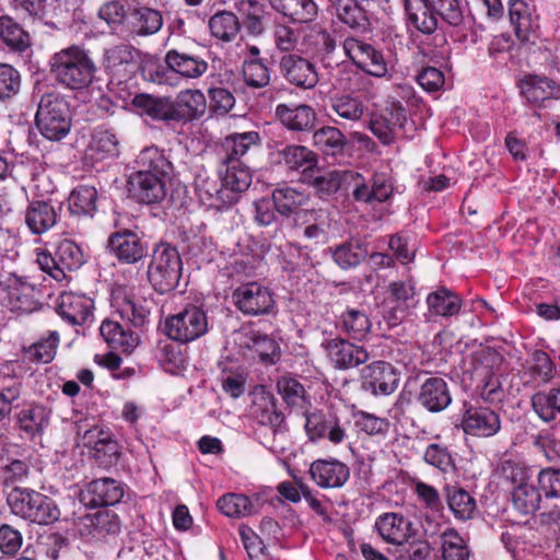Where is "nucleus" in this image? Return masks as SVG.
<instances>
[{
	"instance_id": "nucleus-46",
	"label": "nucleus",
	"mask_w": 560,
	"mask_h": 560,
	"mask_svg": "<svg viewBox=\"0 0 560 560\" xmlns=\"http://www.w3.org/2000/svg\"><path fill=\"white\" fill-rule=\"evenodd\" d=\"M97 191L90 185H80L69 196V210L78 215H93L96 211Z\"/></svg>"
},
{
	"instance_id": "nucleus-51",
	"label": "nucleus",
	"mask_w": 560,
	"mask_h": 560,
	"mask_svg": "<svg viewBox=\"0 0 560 560\" xmlns=\"http://www.w3.org/2000/svg\"><path fill=\"white\" fill-rule=\"evenodd\" d=\"M541 495L539 490L532 483H524L514 487L512 502L521 514H532L539 509Z\"/></svg>"
},
{
	"instance_id": "nucleus-38",
	"label": "nucleus",
	"mask_w": 560,
	"mask_h": 560,
	"mask_svg": "<svg viewBox=\"0 0 560 560\" xmlns=\"http://www.w3.org/2000/svg\"><path fill=\"white\" fill-rule=\"evenodd\" d=\"M116 313L132 324L135 327H142L149 322L150 311L140 300L129 295L116 294L113 300Z\"/></svg>"
},
{
	"instance_id": "nucleus-33",
	"label": "nucleus",
	"mask_w": 560,
	"mask_h": 560,
	"mask_svg": "<svg viewBox=\"0 0 560 560\" xmlns=\"http://www.w3.org/2000/svg\"><path fill=\"white\" fill-rule=\"evenodd\" d=\"M25 223L33 234H43L56 225V209L46 201H32L25 210Z\"/></svg>"
},
{
	"instance_id": "nucleus-35",
	"label": "nucleus",
	"mask_w": 560,
	"mask_h": 560,
	"mask_svg": "<svg viewBox=\"0 0 560 560\" xmlns=\"http://www.w3.org/2000/svg\"><path fill=\"white\" fill-rule=\"evenodd\" d=\"M260 137L256 131L233 133L225 137L221 145V163L240 161L252 147L258 145Z\"/></svg>"
},
{
	"instance_id": "nucleus-58",
	"label": "nucleus",
	"mask_w": 560,
	"mask_h": 560,
	"mask_svg": "<svg viewBox=\"0 0 560 560\" xmlns=\"http://www.w3.org/2000/svg\"><path fill=\"white\" fill-rule=\"evenodd\" d=\"M366 256V250L358 243H343L332 252L335 262L342 269L358 266Z\"/></svg>"
},
{
	"instance_id": "nucleus-3",
	"label": "nucleus",
	"mask_w": 560,
	"mask_h": 560,
	"mask_svg": "<svg viewBox=\"0 0 560 560\" xmlns=\"http://www.w3.org/2000/svg\"><path fill=\"white\" fill-rule=\"evenodd\" d=\"M7 503L12 514L30 523L48 525L60 516V511L51 498L31 488L11 489Z\"/></svg>"
},
{
	"instance_id": "nucleus-64",
	"label": "nucleus",
	"mask_w": 560,
	"mask_h": 560,
	"mask_svg": "<svg viewBox=\"0 0 560 560\" xmlns=\"http://www.w3.org/2000/svg\"><path fill=\"white\" fill-rule=\"evenodd\" d=\"M423 459L427 464L447 472L454 469V460L446 446L433 443L424 452Z\"/></svg>"
},
{
	"instance_id": "nucleus-31",
	"label": "nucleus",
	"mask_w": 560,
	"mask_h": 560,
	"mask_svg": "<svg viewBox=\"0 0 560 560\" xmlns=\"http://www.w3.org/2000/svg\"><path fill=\"white\" fill-rule=\"evenodd\" d=\"M509 15L517 38L522 42L528 40L530 34L538 27L530 7L523 0H510Z\"/></svg>"
},
{
	"instance_id": "nucleus-8",
	"label": "nucleus",
	"mask_w": 560,
	"mask_h": 560,
	"mask_svg": "<svg viewBox=\"0 0 560 560\" xmlns=\"http://www.w3.org/2000/svg\"><path fill=\"white\" fill-rule=\"evenodd\" d=\"M234 306L246 316H260L270 313L276 301L271 290L258 281L240 284L232 292Z\"/></svg>"
},
{
	"instance_id": "nucleus-11",
	"label": "nucleus",
	"mask_w": 560,
	"mask_h": 560,
	"mask_svg": "<svg viewBox=\"0 0 560 560\" xmlns=\"http://www.w3.org/2000/svg\"><path fill=\"white\" fill-rule=\"evenodd\" d=\"M329 229V215L322 209L300 210L293 217L295 235L307 242L314 244L327 242Z\"/></svg>"
},
{
	"instance_id": "nucleus-53",
	"label": "nucleus",
	"mask_w": 560,
	"mask_h": 560,
	"mask_svg": "<svg viewBox=\"0 0 560 560\" xmlns=\"http://www.w3.org/2000/svg\"><path fill=\"white\" fill-rule=\"evenodd\" d=\"M389 293L392 302L395 303L390 319L398 320L405 316L407 308L411 305L415 295L413 287L402 281L393 282L389 284Z\"/></svg>"
},
{
	"instance_id": "nucleus-6",
	"label": "nucleus",
	"mask_w": 560,
	"mask_h": 560,
	"mask_svg": "<svg viewBox=\"0 0 560 560\" xmlns=\"http://www.w3.org/2000/svg\"><path fill=\"white\" fill-rule=\"evenodd\" d=\"M206 311L198 305L188 304L178 313L165 319L166 335L180 343H188L205 336L209 330Z\"/></svg>"
},
{
	"instance_id": "nucleus-9",
	"label": "nucleus",
	"mask_w": 560,
	"mask_h": 560,
	"mask_svg": "<svg viewBox=\"0 0 560 560\" xmlns=\"http://www.w3.org/2000/svg\"><path fill=\"white\" fill-rule=\"evenodd\" d=\"M348 422L341 421L335 413L316 411L306 415L305 431L312 442L327 440L334 445H339L348 439Z\"/></svg>"
},
{
	"instance_id": "nucleus-34",
	"label": "nucleus",
	"mask_w": 560,
	"mask_h": 560,
	"mask_svg": "<svg viewBox=\"0 0 560 560\" xmlns=\"http://www.w3.org/2000/svg\"><path fill=\"white\" fill-rule=\"evenodd\" d=\"M100 332L109 347L125 353H130L139 343L138 335L112 319L102 323Z\"/></svg>"
},
{
	"instance_id": "nucleus-5",
	"label": "nucleus",
	"mask_w": 560,
	"mask_h": 560,
	"mask_svg": "<svg viewBox=\"0 0 560 560\" xmlns=\"http://www.w3.org/2000/svg\"><path fill=\"white\" fill-rule=\"evenodd\" d=\"M182 276V259L175 247L161 244L155 247L148 268V279L161 294L173 291Z\"/></svg>"
},
{
	"instance_id": "nucleus-27",
	"label": "nucleus",
	"mask_w": 560,
	"mask_h": 560,
	"mask_svg": "<svg viewBox=\"0 0 560 560\" xmlns=\"http://www.w3.org/2000/svg\"><path fill=\"white\" fill-rule=\"evenodd\" d=\"M206 97L199 90L182 91L173 102V117L177 121L198 119L206 113Z\"/></svg>"
},
{
	"instance_id": "nucleus-42",
	"label": "nucleus",
	"mask_w": 560,
	"mask_h": 560,
	"mask_svg": "<svg viewBox=\"0 0 560 560\" xmlns=\"http://www.w3.org/2000/svg\"><path fill=\"white\" fill-rule=\"evenodd\" d=\"M429 312L436 316H453L460 310V299L452 291L441 288L427 298Z\"/></svg>"
},
{
	"instance_id": "nucleus-39",
	"label": "nucleus",
	"mask_w": 560,
	"mask_h": 560,
	"mask_svg": "<svg viewBox=\"0 0 560 560\" xmlns=\"http://www.w3.org/2000/svg\"><path fill=\"white\" fill-rule=\"evenodd\" d=\"M218 509L229 517H247L258 512V502L241 493H226L217 501Z\"/></svg>"
},
{
	"instance_id": "nucleus-10",
	"label": "nucleus",
	"mask_w": 560,
	"mask_h": 560,
	"mask_svg": "<svg viewBox=\"0 0 560 560\" xmlns=\"http://www.w3.org/2000/svg\"><path fill=\"white\" fill-rule=\"evenodd\" d=\"M78 530L85 539L103 540L116 537L121 530V521L112 510H98L82 516Z\"/></svg>"
},
{
	"instance_id": "nucleus-15",
	"label": "nucleus",
	"mask_w": 560,
	"mask_h": 560,
	"mask_svg": "<svg viewBox=\"0 0 560 560\" xmlns=\"http://www.w3.org/2000/svg\"><path fill=\"white\" fill-rule=\"evenodd\" d=\"M108 246L113 255L124 264H137L148 253L147 242L130 230L113 233L109 236Z\"/></svg>"
},
{
	"instance_id": "nucleus-24",
	"label": "nucleus",
	"mask_w": 560,
	"mask_h": 560,
	"mask_svg": "<svg viewBox=\"0 0 560 560\" xmlns=\"http://www.w3.org/2000/svg\"><path fill=\"white\" fill-rule=\"evenodd\" d=\"M276 115L283 126L294 131L311 130L316 122V113L305 104H279Z\"/></svg>"
},
{
	"instance_id": "nucleus-47",
	"label": "nucleus",
	"mask_w": 560,
	"mask_h": 560,
	"mask_svg": "<svg viewBox=\"0 0 560 560\" xmlns=\"http://www.w3.org/2000/svg\"><path fill=\"white\" fill-rule=\"evenodd\" d=\"M272 198L276 210L282 215L294 214L300 206L307 201V195L290 186H282L273 190Z\"/></svg>"
},
{
	"instance_id": "nucleus-48",
	"label": "nucleus",
	"mask_w": 560,
	"mask_h": 560,
	"mask_svg": "<svg viewBox=\"0 0 560 560\" xmlns=\"http://www.w3.org/2000/svg\"><path fill=\"white\" fill-rule=\"evenodd\" d=\"M88 151L95 161L114 158L118 154V140L108 130H96L92 135Z\"/></svg>"
},
{
	"instance_id": "nucleus-49",
	"label": "nucleus",
	"mask_w": 560,
	"mask_h": 560,
	"mask_svg": "<svg viewBox=\"0 0 560 560\" xmlns=\"http://www.w3.org/2000/svg\"><path fill=\"white\" fill-rule=\"evenodd\" d=\"M36 290L28 283L11 285L8 298L11 311L16 313H32L38 306L35 299Z\"/></svg>"
},
{
	"instance_id": "nucleus-13",
	"label": "nucleus",
	"mask_w": 560,
	"mask_h": 560,
	"mask_svg": "<svg viewBox=\"0 0 560 560\" xmlns=\"http://www.w3.org/2000/svg\"><path fill=\"white\" fill-rule=\"evenodd\" d=\"M346 180H353L352 196L359 202H384L393 194V184L388 175L384 173L375 174L368 185L359 173L347 171Z\"/></svg>"
},
{
	"instance_id": "nucleus-63",
	"label": "nucleus",
	"mask_w": 560,
	"mask_h": 560,
	"mask_svg": "<svg viewBox=\"0 0 560 560\" xmlns=\"http://www.w3.org/2000/svg\"><path fill=\"white\" fill-rule=\"evenodd\" d=\"M18 422L20 429L33 436L43 430L47 422L44 409L40 407L23 409L19 413Z\"/></svg>"
},
{
	"instance_id": "nucleus-37",
	"label": "nucleus",
	"mask_w": 560,
	"mask_h": 560,
	"mask_svg": "<svg viewBox=\"0 0 560 560\" xmlns=\"http://www.w3.org/2000/svg\"><path fill=\"white\" fill-rule=\"evenodd\" d=\"M219 173L222 185L233 196L236 192L245 191L250 186L252 172L241 161L221 163Z\"/></svg>"
},
{
	"instance_id": "nucleus-22",
	"label": "nucleus",
	"mask_w": 560,
	"mask_h": 560,
	"mask_svg": "<svg viewBox=\"0 0 560 560\" xmlns=\"http://www.w3.org/2000/svg\"><path fill=\"white\" fill-rule=\"evenodd\" d=\"M418 402L430 412H440L452 402L447 383L442 377H429L420 386Z\"/></svg>"
},
{
	"instance_id": "nucleus-52",
	"label": "nucleus",
	"mask_w": 560,
	"mask_h": 560,
	"mask_svg": "<svg viewBox=\"0 0 560 560\" xmlns=\"http://www.w3.org/2000/svg\"><path fill=\"white\" fill-rule=\"evenodd\" d=\"M341 328L354 339H363L370 332L372 323L368 315L359 310L349 308L340 317Z\"/></svg>"
},
{
	"instance_id": "nucleus-29",
	"label": "nucleus",
	"mask_w": 560,
	"mask_h": 560,
	"mask_svg": "<svg viewBox=\"0 0 560 560\" xmlns=\"http://www.w3.org/2000/svg\"><path fill=\"white\" fill-rule=\"evenodd\" d=\"M343 51L360 70L369 67H384L386 70L383 55L370 44L349 37L343 42Z\"/></svg>"
},
{
	"instance_id": "nucleus-4",
	"label": "nucleus",
	"mask_w": 560,
	"mask_h": 560,
	"mask_svg": "<svg viewBox=\"0 0 560 560\" xmlns=\"http://www.w3.org/2000/svg\"><path fill=\"white\" fill-rule=\"evenodd\" d=\"M35 122L40 133L49 140L58 141L66 137L71 127L66 100L54 92H45L38 103Z\"/></svg>"
},
{
	"instance_id": "nucleus-25",
	"label": "nucleus",
	"mask_w": 560,
	"mask_h": 560,
	"mask_svg": "<svg viewBox=\"0 0 560 560\" xmlns=\"http://www.w3.org/2000/svg\"><path fill=\"white\" fill-rule=\"evenodd\" d=\"M238 343L242 348L252 351V357H257L262 363L272 364L280 354L277 342L257 330L241 332Z\"/></svg>"
},
{
	"instance_id": "nucleus-32",
	"label": "nucleus",
	"mask_w": 560,
	"mask_h": 560,
	"mask_svg": "<svg viewBox=\"0 0 560 560\" xmlns=\"http://www.w3.org/2000/svg\"><path fill=\"white\" fill-rule=\"evenodd\" d=\"M272 8L293 23H311L318 14L314 0H269Z\"/></svg>"
},
{
	"instance_id": "nucleus-28",
	"label": "nucleus",
	"mask_w": 560,
	"mask_h": 560,
	"mask_svg": "<svg viewBox=\"0 0 560 560\" xmlns=\"http://www.w3.org/2000/svg\"><path fill=\"white\" fill-rule=\"evenodd\" d=\"M234 7L250 36L258 37L265 33L268 12L264 3L257 0H237Z\"/></svg>"
},
{
	"instance_id": "nucleus-19",
	"label": "nucleus",
	"mask_w": 560,
	"mask_h": 560,
	"mask_svg": "<svg viewBox=\"0 0 560 560\" xmlns=\"http://www.w3.org/2000/svg\"><path fill=\"white\" fill-rule=\"evenodd\" d=\"M375 528L388 544L402 545L409 542L415 535L412 523L399 513H384L376 518Z\"/></svg>"
},
{
	"instance_id": "nucleus-62",
	"label": "nucleus",
	"mask_w": 560,
	"mask_h": 560,
	"mask_svg": "<svg viewBox=\"0 0 560 560\" xmlns=\"http://www.w3.org/2000/svg\"><path fill=\"white\" fill-rule=\"evenodd\" d=\"M354 423L368 435H383L388 431L389 422L386 418L377 417L366 411H358L354 415Z\"/></svg>"
},
{
	"instance_id": "nucleus-43",
	"label": "nucleus",
	"mask_w": 560,
	"mask_h": 560,
	"mask_svg": "<svg viewBox=\"0 0 560 560\" xmlns=\"http://www.w3.org/2000/svg\"><path fill=\"white\" fill-rule=\"evenodd\" d=\"M130 18L133 31L140 36L153 35L163 25L161 12L148 7L132 9Z\"/></svg>"
},
{
	"instance_id": "nucleus-14",
	"label": "nucleus",
	"mask_w": 560,
	"mask_h": 560,
	"mask_svg": "<svg viewBox=\"0 0 560 560\" xmlns=\"http://www.w3.org/2000/svg\"><path fill=\"white\" fill-rule=\"evenodd\" d=\"M462 427L465 433L477 438H491L501 430V419L497 411L485 406L466 407Z\"/></svg>"
},
{
	"instance_id": "nucleus-1",
	"label": "nucleus",
	"mask_w": 560,
	"mask_h": 560,
	"mask_svg": "<svg viewBox=\"0 0 560 560\" xmlns=\"http://www.w3.org/2000/svg\"><path fill=\"white\" fill-rule=\"evenodd\" d=\"M136 162L140 168L128 179L131 196L148 205L162 201L173 174L172 163L154 147L143 149Z\"/></svg>"
},
{
	"instance_id": "nucleus-41",
	"label": "nucleus",
	"mask_w": 560,
	"mask_h": 560,
	"mask_svg": "<svg viewBox=\"0 0 560 560\" xmlns=\"http://www.w3.org/2000/svg\"><path fill=\"white\" fill-rule=\"evenodd\" d=\"M208 25L211 35L225 43L234 40L241 30L238 18L230 11L217 12L210 18Z\"/></svg>"
},
{
	"instance_id": "nucleus-54",
	"label": "nucleus",
	"mask_w": 560,
	"mask_h": 560,
	"mask_svg": "<svg viewBox=\"0 0 560 560\" xmlns=\"http://www.w3.org/2000/svg\"><path fill=\"white\" fill-rule=\"evenodd\" d=\"M441 544L443 560H468L467 546L455 529L444 530L441 535Z\"/></svg>"
},
{
	"instance_id": "nucleus-45",
	"label": "nucleus",
	"mask_w": 560,
	"mask_h": 560,
	"mask_svg": "<svg viewBox=\"0 0 560 560\" xmlns=\"http://www.w3.org/2000/svg\"><path fill=\"white\" fill-rule=\"evenodd\" d=\"M132 104L142 109L144 114L159 120H174L173 102L167 98H158L148 94L136 95Z\"/></svg>"
},
{
	"instance_id": "nucleus-18",
	"label": "nucleus",
	"mask_w": 560,
	"mask_h": 560,
	"mask_svg": "<svg viewBox=\"0 0 560 560\" xmlns=\"http://www.w3.org/2000/svg\"><path fill=\"white\" fill-rule=\"evenodd\" d=\"M325 348L329 359L338 369L355 368L365 363L370 358L369 352L362 346H357L340 338L328 340Z\"/></svg>"
},
{
	"instance_id": "nucleus-44",
	"label": "nucleus",
	"mask_w": 560,
	"mask_h": 560,
	"mask_svg": "<svg viewBox=\"0 0 560 560\" xmlns=\"http://www.w3.org/2000/svg\"><path fill=\"white\" fill-rule=\"evenodd\" d=\"M336 16L352 30H369V19L357 0H336L334 3Z\"/></svg>"
},
{
	"instance_id": "nucleus-30",
	"label": "nucleus",
	"mask_w": 560,
	"mask_h": 560,
	"mask_svg": "<svg viewBox=\"0 0 560 560\" xmlns=\"http://www.w3.org/2000/svg\"><path fill=\"white\" fill-rule=\"evenodd\" d=\"M278 155L289 171L303 175L314 172L318 163L317 155L304 145H287L278 151Z\"/></svg>"
},
{
	"instance_id": "nucleus-57",
	"label": "nucleus",
	"mask_w": 560,
	"mask_h": 560,
	"mask_svg": "<svg viewBox=\"0 0 560 560\" xmlns=\"http://www.w3.org/2000/svg\"><path fill=\"white\" fill-rule=\"evenodd\" d=\"M30 477V466L27 463L14 459L0 468V478L2 485L7 488H22Z\"/></svg>"
},
{
	"instance_id": "nucleus-50",
	"label": "nucleus",
	"mask_w": 560,
	"mask_h": 560,
	"mask_svg": "<svg viewBox=\"0 0 560 560\" xmlns=\"http://www.w3.org/2000/svg\"><path fill=\"white\" fill-rule=\"evenodd\" d=\"M313 140L326 155H337L343 151L346 140L342 132L336 127H323L314 132Z\"/></svg>"
},
{
	"instance_id": "nucleus-36",
	"label": "nucleus",
	"mask_w": 560,
	"mask_h": 560,
	"mask_svg": "<svg viewBox=\"0 0 560 560\" xmlns=\"http://www.w3.org/2000/svg\"><path fill=\"white\" fill-rule=\"evenodd\" d=\"M196 190L200 201L210 208H221L235 200V196L226 191L222 182L208 176H199L196 180Z\"/></svg>"
},
{
	"instance_id": "nucleus-61",
	"label": "nucleus",
	"mask_w": 560,
	"mask_h": 560,
	"mask_svg": "<svg viewBox=\"0 0 560 560\" xmlns=\"http://www.w3.org/2000/svg\"><path fill=\"white\" fill-rule=\"evenodd\" d=\"M282 399L291 407L304 406V387L294 378L283 376L277 383Z\"/></svg>"
},
{
	"instance_id": "nucleus-26",
	"label": "nucleus",
	"mask_w": 560,
	"mask_h": 560,
	"mask_svg": "<svg viewBox=\"0 0 560 560\" xmlns=\"http://www.w3.org/2000/svg\"><path fill=\"white\" fill-rule=\"evenodd\" d=\"M521 92L532 104H539L556 97L559 92L557 82L545 74L528 73L521 81Z\"/></svg>"
},
{
	"instance_id": "nucleus-7",
	"label": "nucleus",
	"mask_w": 560,
	"mask_h": 560,
	"mask_svg": "<svg viewBox=\"0 0 560 560\" xmlns=\"http://www.w3.org/2000/svg\"><path fill=\"white\" fill-rule=\"evenodd\" d=\"M81 248L70 240L58 243L55 254L45 250L37 253L36 262L39 268L57 281H62L68 271L77 270L83 265Z\"/></svg>"
},
{
	"instance_id": "nucleus-17",
	"label": "nucleus",
	"mask_w": 560,
	"mask_h": 560,
	"mask_svg": "<svg viewBox=\"0 0 560 560\" xmlns=\"http://www.w3.org/2000/svg\"><path fill=\"white\" fill-rule=\"evenodd\" d=\"M363 385L374 395H390L399 384V376L392 364L376 361L362 371Z\"/></svg>"
},
{
	"instance_id": "nucleus-16",
	"label": "nucleus",
	"mask_w": 560,
	"mask_h": 560,
	"mask_svg": "<svg viewBox=\"0 0 560 560\" xmlns=\"http://www.w3.org/2000/svg\"><path fill=\"white\" fill-rule=\"evenodd\" d=\"M310 475L319 488H341L350 478V469L336 458L316 459L310 466Z\"/></svg>"
},
{
	"instance_id": "nucleus-60",
	"label": "nucleus",
	"mask_w": 560,
	"mask_h": 560,
	"mask_svg": "<svg viewBox=\"0 0 560 560\" xmlns=\"http://www.w3.org/2000/svg\"><path fill=\"white\" fill-rule=\"evenodd\" d=\"M558 389H551L548 393L539 392L532 397V406L538 417L549 422L555 419L558 412Z\"/></svg>"
},
{
	"instance_id": "nucleus-23",
	"label": "nucleus",
	"mask_w": 560,
	"mask_h": 560,
	"mask_svg": "<svg viewBox=\"0 0 560 560\" xmlns=\"http://www.w3.org/2000/svg\"><path fill=\"white\" fill-rule=\"evenodd\" d=\"M88 504L93 506L115 505L125 495L124 485L113 478H100L91 481L85 492Z\"/></svg>"
},
{
	"instance_id": "nucleus-20",
	"label": "nucleus",
	"mask_w": 560,
	"mask_h": 560,
	"mask_svg": "<svg viewBox=\"0 0 560 560\" xmlns=\"http://www.w3.org/2000/svg\"><path fill=\"white\" fill-rule=\"evenodd\" d=\"M0 37L13 51L19 52L23 63L27 66L32 57V40L30 34L12 18L3 15L0 18Z\"/></svg>"
},
{
	"instance_id": "nucleus-55",
	"label": "nucleus",
	"mask_w": 560,
	"mask_h": 560,
	"mask_svg": "<svg viewBox=\"0 0 560 560\" xmlns=\"http://www.w3.org/2000/svg\"><path fill=\"white\" fill-rule=\"evenodd\" d=\"M447 504L459 520H468L475 511V500L462 488H447Z\"/></svg>"
},
{
	"instance_id": "nucleus-59",
	"label": "nucleus",
	"mask_w": 560,
	"mask_h": 560,
	"mask_svg": "<svg viewBox=\"0 0 560 560\" xmlns=\"http://www.w3.org/2000/svg\"><path fill=\"white\" fill-rule=\"evenodd\" d=\"M332 110L342 119L354 121L359 120L365 110L362 102L350 95H340L331 98Z\"/></svg>"
},
{
	"instance_id": "nucleus-56",
	"label": "nucleus",
	"mask_w": 560,
	"mask_h": 560,
	"mask_svg": "<svg viewBox=\"0 0 560 560\" xmlns=\"http://www.w3.org/2000/svg\"><path fill=\"white\" fill-rule=\"evenodd\" d=\"M139 59V51L128 45H118L105 51L104 66L107 69L132 67Z\"/></svg>"
},
{
	"instance_id": "nucleus-2",
	"label": "nucleus",
	"mask_w": 560,
	"mask_h": 560,
	"mask_svg": "<svg viewBox=\"0 0 560 560\" xmlns=\"http://www.w3.org/2000/svg\"><path fill=\"white\" fill-rule=\"evenodd\" d=\"M408 21L421 33L432 34L438 28V16L453 27L465 23L458 0H405Z\"/></svg>"
},
{
	"instance_id": "nucleus-12",
	"label": "nucleus",
	"mask_w": 560,
	"mask_h": 560,
	"mask_svg": "<svg viewBox=\"0 0 560 560\" xmlns=\"http://www.w3.org/2000/svg\"><path fill=\"white\" fill-rule=\"evenodd\" d=\"M82 429V425H78L77 434L81 436L84 446L93 450L96 462L104 467L117 464L120 456L118 443L96 425L85 429L83 432Z\"/></svg>"
},
{
	"instance_id": "nucleus-40",
	"label": "nucleus",
	"mask_w": 560,
	"mask_h": 560,
	"mask_svg": "<svg viewBox=\"0 0 560 560\" xmlns=\"http://www.w3.org/2000/svg\"><path fill=\"white\" fill-rule=\"evenodd\" d=\"M52 70H93L94 65L79 46H70L56 52L51 58Z\"/></svg>"
},
{
	"instance_id": "nucleus-21",
	"label": "nucleus",
	"mask_w": 560,
	"mask_h": 560,
	"mask_svg": "<svg viewBox=\"0 0 560 560\" xmlns=\"http://www.w3.org/2000/svg\"><path fill=\"white\" fill-rule=\"evenodd\" d=\"M93 301L83 294L63 292L57 300L58 314L70 325H83L92 316Z\"/></svg>"
}]
</instances>
